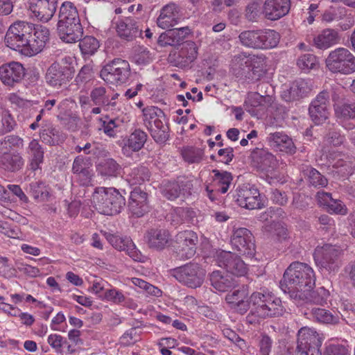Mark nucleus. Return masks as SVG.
I'll use <instances>...</instances> for the list:
<instances>
[{
	"mask_svg": "<svg viewBox=\"0 0 355 355\" xmlns=\"http://www.w3.org/2000/svg\"><path fill=\"white\" fill-rule=\"evenodd\" d=\"M75 69L67 58L60 62H55L47 69L45 74L46 83L51 87H60L66 85L73 77Z\"/></svg>",
	"mask_w": 355,
	"mask_h": 355,
	"instance_id": "10",
	"label": "nucleus"
},
{
	"mask_svg": "<svg viewBox=\"0 0 355 355\" xmlns=\"http://www.w3.org/2000/svg\"><path fill=\"white\" fill-rule=\"evenodd\" d=\"M180 7L175 3L164 6L157 19V26L162 29H168L174 26L178 21Z\"/></svg>",
	"mask_w": 355,
	"mask_h": 355,
	"instance_id": "28",
	"label": "nucleus"
},
{
	"mask_svg": "<svg viewBox=\"0 0 355 355\" xmlns=\"http://www.w3.org/2000/svg\"><path fill=\"white\" fill-rule=\"evenodd\" d=\"M270 198L273 203L279 206H285L288 202L287 193L277 189L271 190Z\"/></svg>",
	"mask_w": 355,
	"mask_h": 355,
	"instance_id": "61",
	"label": "nucleus"
},
{
	"mask_svg": "<svg viewBox=\"0 0 355 355\" xmlns=\"http://www.w3.org/2000/svg\"><path fill=\"white\" fill-rule=\"evenodd\" d=\"M116 31L119 37L126 41H132L142 34L139 22L132 17H125L114 19Z\"/></svg>",
	"mask_w": 355,
	"mask_h": 355,
	"instance_id": "18",
	"label": "nucleus"
},
{
	"mask_svg": "<svg viewBox=\"0 0 355 355\" xmlns=\"http://www.w3.org/2000/svg\"><path fill=\"white\" fill-rule=\"evenodd\" d=\"M147 137V134L144 131L135 129L128 137L125 145L132 151H139L144 147Z\"/></svg>",
	"mask_w": 355,
	"mask_h": 355,
	"instance_id": "45",
	"label": "nucleus"
},
{
	"mask_svg": "<svg viewBox=\"0 0 355 355\" xmlns=\"http://www.w3.org/2000/svg\"><path fill=\"white\" fill-rule=\"evenodd\" d=\"M263 14V5L261 0H252L245 7V17L249 21H258Z\"/></svg>",
	"mask_w": 355,
	"mask_h": 355,
	"instance_id": "48",
	"label": "nucleus"
},
{
	"mask_svg": "<svg viewBox=\"0 0 355 355\" xmlns=\"http://www.w3.org/2000/svg\"><path fill=\"white\" fill-rule=\"evenodd\" d=\"M327 208V211L330 214L345 215L347 213L346 206L340 200L333 199Z\"/></svg>",
	"mask_w": 355,
	"mask_h": 355,
	"instance_id": "63",
	"label": "nucleus"
},
{
	"mask_svg": "<svg viewBox=\"0 0 355 355\" xmlns=\"http://www.w3.org/2000/svg\"><path fill=\"white\" fill-rule=\"evenodd\" d=\"M98 169L103 176L116 178L120 175L121 167L114 159L108 158L99 164Z\"/></svg>",
	"mask_w": 355,
	"mask_h": 355,
	"instance_id": "47",
	"label": "nucleus"
},
{
	"mask_svg": "<svg viewBox=\"0 0 355 355\" xmlns=\"http://www.w3.org/2000/svg\"><path fill=\"white\" fill-rule=\"evenodd\" d=\"M128 207L132 215L137 218L143 216L149 210L148 193L135 187L130 195Z\"/></svg>",
	"mask_w": 355,
	"mask_h": 355,
	"instance_id": "25",
	"label": "nucleus"
},
{
	"mask_svg": "<svg viewBox=\"0 0 355 355\" xmlns=\"http://www.w3.org/2000/svg\"><path fill=\"white\" fill-rule=\"evenodd\" d=\"M23 139L17 135L6 136L3 140L0 141V150L7 149L8 151H15L13 147L19 148L22 146Z\"/></svg>",
	"mask_w": 355,
	"mask_h": 355,
	"instance_id": "58",
	"label": "nucleus"
},
{
	"mask_svg": "<svg viewBox=\"0 0 355 355\" xmlns=\"http://www.w3.org/2000/svg\"><path fill=\"white\" fill-rule=\"evenodd\" d=\"M318 64V59L315 55L312 53H306L299 57L297 61V66L302 70H310L315 68Z\"/></svg>",
	"mask_w": 355,
	"mask_h": 355,
	"instance_id": "56",
	"label": "nucleus"
},
{
	"mask_svg": "<svg viewBox=\"0 0 355 355\" xmlns=\"http://www.w3.org/2000/svg\"><path fill=\"white\" fill-rule=\"evenodd\" d=\"M170 272L180 283L196 288L202 284L206 272L199 263L189 262L171 270Z\"/></svg>",
	"mask_w": 355,
	"mask_h": 355,
	"instance_id": "7",
	"label": "nucleus"
},
{
	"mask_svg": "<svg viewBox=\"0 0 355 355\" xmlns=\"http://www.w3.org/2000/svg\"><path fill=\"white\" fill-rule=\"evenodd\" d=\"M324 138L328 144L334 146H340L345 140V137L336 128L329 129Z\"/></svg>",
	"mask_w": 355,
	"mask_h": 355,
	"instance_id": "60",
	"label": "nucleus"
},
{
	"mask_svg": "<svg viewBox=\"0 0 355 355\" xmlns=\"http://www.w3.org/2000/svg\"><path fill=\"white\" fill-rule=\"evenodd\" d=\"M237 204L248 209H261L264 207L260 199L259 190L249 184L239 186L232 195Z\"/></svg>",
	"mask_w": 355,
	"mask_h": 355,
	"instance_id": "12",
	"label": "nucleus"
},
{
	"mask_svg": "<svg viewBox=\"0 0 355 355\" xmlns=\"http://www.w3.org/2000/svg\"><path fill=\"white\" fill-rule=\"evenodd\" d=\"M340 37L336 30L326 28L313 39V45L319 49H327L339 43Z\"/></svg>",
	"mask_w": 355,
	"mask_h": 355,
	"instance_id": "33",
	"label": "nucleus"
},
{
	"mask_svg": "<svg viewBox=\"0 0 355 355\" xmlns=\"http://www.w3.org/2000/svg\"><path fill=\"white\" fill-rule=\"evenodd\" d=\"M92 202L100 214L107 216L120 213L125 205L124 196L114 187H96Z\"/></svg>",
	"mask_w": 355,
	"mask_h": 355,
	"instance_id": "2",
	"label": "nucleus"
},
{
	"mask_svg": "<svg viewBox=\"0 0 355 355\" xmlns=\"http://www.w3.org/2000/svg\"><path fill=\"white\" fill-rule=\"evenodd\" d=\"M305 299L295 300L294 302L300 305L308 304L315 306H324L327 304L329 292L324 287H320L315 291L311 290L310 291L305 292Z\"/></svg>",
	"mask_w": 355,
	"mask_h": 355,
	"instance_id": "35",
	"label": "nucleus"
},
{
	"mask_svg": "<svg viewBox=\"0 0 355 355\" xmlns=\"http://www.w3.org/2000/svg\"><path fill=\"white\" fill-rule=\"evenodd\" d=\"M58 21H67L78 22L80 21L78 10L74 4L70 1H64L62 3L58 12Z\"/></svg>",
	"mask_w": 355,
	"mask_h": 355,
	"instance_id": "44",
	"label": "nucleus"
},
{
	"mask_svg": "<svg viewBox=\"0 0 355 355\" xmlns=\"http://www.w3.org/2000/svg\"><path fill=\"white\" fill-rule=\"evenodd\" d=\"M31 27V23L24 21H18L12 24L5 36L7 46L24 54V49L28 45L29 35L33 31Z\"/></svg>",
	"mask_w": 355,
	"mask_h": 355,
	"instance_id": "8",
	"label": "nucleus"
},
{
	"mask_svg": "<svg viewBox=\"0 0 355 355\" xmlns=\"http://www.w3.org/2000/svg\"><path fill=\"white\" fill-rule=\"evenodd\" d=\"M211 286L220 292H225L236 285L234 279L228 275H222L220 271H214L210 274Z\"/></svg>",
	"mask_w": 355,
	"mask_h": 355,
	"instance_id": "38",
	"label": "nucleus"
},
{
	"mask_svg": "<svg viewBox=\"0 0 355 355\" xmlns=\"http://www.w3.org/2000/svg\"><path fill=\"white\" fill-rule=\"evenodd\" d=\"M144 121L146 125L149 123H153V120H166V114L160 108L155 106H148L143 109Z\"/></svg>",
	"mask_w": 355,
	"mask_h": 355,
	"instance_id": "54",
	"label": "nucleus"
},
{
	"mask_svg": "<svg viewBox=\"0 0 355 355\" xmlns=\"http://www.w3.org/2000/svg\"><path fill=\"white\" fill-rule=\"evenodd\" d=\"M24 159L18 151L0 150V168L6 172L15 173L24 166Z\"/></svg>",
	"mask_w": 355,
	"mask_h": 355,
	"instance_id": "24",
	"label": "nucleus"
},
{
	"mask_svg": "<svg viewBox=\"0 0 355 355\" xmlns=\"http://www.w3.org/2000/svg\"><path fill=\"white\" fill-rule=\"evenodd\" d=\"M57 31L60 38L67 43L78 42L83 34L80 21H78V22L67 21V23L64 21H58Z\"/></svg>",
	"mask_w": 355,
	"mask_h": 355,
	"instance_id": "23",
	"label": "nucleus"
},
{
	"mask_svg": "<svg viewBox=\"0 0 355 355\" xmlns=\"http://www.w3.org/2000/svg\"><path fill=\"white\" fill-rule=\"evenodd\" d=\"M180 189L181 194L183 196H189L191 194L193 184V180L187 176H179L175 180Z\"/></svg>",
	"mask_w": 355,
	"mask_h": 355,
	"instance_id": "59",
	"label": "nucleus"
},
{
	"mask_svg": "<svg viewBox=\"0 0 355 355\" xmlns=\"http://www.w3.org/2000/svg\"><path fill=\"white\" fill-rule=\"evenodd\" d=\"M27 8L39 21L48 22L53 17L58 0H27Z\"/></svg>",
	"mask_w": 355,
	"mask_h": 355,
	"instance_id": "16",
	"label": "nucleus"
},
{
	"mask_svg": "<svg viewBox=\"0 0 355 355\" xmlns=\"http://www.w3.org/2000/svg\"><path fill=\"white\" fill-rule=\"evenodd\" d=\"M198 237L197 234L192 230H184L178 232L175 237V244L189 245L197 246Z\"/></svg>",
	"mask_w": 355,
	"mask_h": 355,
	"instance_id": "52",
	"label": "nucleus"
},
{
	"mask_svg": "<svg viewBox=\"0 0 355 355\" xmlns=\"http://www.w3.org/2000/svg\"><path fill=\"white\" fill-rule=\"evenodd\" d=\"M337 111L344 119H355V102H347L338 107Z\"/></svg>",
	"mask_w": 355,
	"mask_h": 355,
	"instance_id": "64",
	"label": "nucleus"
},
{
	"mask_svg": "<svg viewBox=\"0 0 355 355\" xmlns=\"http://www.w3.org/2000/svg\"><path fill=\"white\" fill-rule=\"evenodd\" d=\"M33 31L29 35L28 45L24 49V55L32 56L40 53L49 40V31L43 26L32 24Z\"/></svg>",
	"mask_w": 355,
	"mask_h": 355,
	"instance_id": "17",
	"label": "nucleus"
},
{
	"mask_svg": "<svg viewBox=\"0 0 355 355\" xmlns=\"http://www.w3.org/2000/svg\"><path fill=\"white\" fill-rule=\"evenodd\" d=\"M26 192L38 201H44L49 196L45 184L42 182H31L26 188Z\"/></svg>",
	"mask_w": 355,
	"mask_h": 355,
	"instance_id": "50",
	"label": "nucleus"
},
{
	"mask_svg": "<svg viewBox=\"0 0 355 355\" xmlns=\"http://www.w3.org/2000/svg\"><path fill=\"white\" fill-rule=\"evenodd\" d=\"M313 270L306 263L294 261L285 270L280 281V288L293 300L305 299V292L315 286Z\"/></svg>",
	"mask_w": 355,
	"mask_h": 355,
	"instance_id": "1",
	"label": "nucleus"
},
{
	"mask_svg": "<svg viewBox=\"0 0 355 355\" xmlns=\"http://www.w3.org/2000/svg\"><path fill=\"white\" fill-rule=\"evenodd\" d=\"M267 140L270 146L276 148L277 150L291 155L296 152V147L292 139L282 132L269 134Z\"/></svg>",
	"mask_w": 355,
	"mask_h": 355,
	"instance_id": "30",
	"label": "nucleus"
},
{
	"mask_svg": "<svg viewBox=\"0 0 355 355\" xmlns=\"http://www.w3.org/2000/svg\"><path fill=\"white\" fill-rule=\"evenodd\" d=\"M249 294L248 286L247 285H242L236 289H234L228 293L225 297L226 302L230 305L245 300Z\"/></svg>",
	"mask_w": 355,
	"mask_h": 355,
	"instance_id": "53",
	"label": "nucleus"
},
{
	"mask_svg": "<svg viewBox=\"0 0 355 355\" xmlns=\"http://www.w3.org/2000/svg\"><path fill=\"white\" fill-rule=\"evenodd\" d=\"M197 246L189 245H174V252L176 259L185 261L191 259L196 252Z\"/></svg>",
	"mask_w": 355,
	"mask_h": 355,
	"instance_id": "55",
	"label": "nucleus"
},
{
	"mask_svg": "<svg viewBox=\"0 0 355 355\" xmlns=\"http://www.w3.org/2000/svg\"><path fill=\"white\" fill-rule=\"evenodd\" d=\"M144 239L150 248L157 251L166 248L171 240L169 232L161 228H151L147 230Z\"/></svg>",
	"mask_w": 355,
	"mask_h": 355,
	"instance_id": "26",
	"label": "nucleus"
},
{
	"mask_svg": "<svg viewBox=\"0 0 355 355\" xmlns=\"http://www.w3.org/2000/svg\"><path fill=\"white\" fill-rule=\"evenodd\" d=\"M212 173L214 175L213 177V182L218 187V191L221 193H225L227 192L233 180L232 173L226 171H219L218 169L212 170Z\"/></svg>",
	"mask_w": 355,
	"mask_h": 355,
	"instance_id": "41",
	"label": "nucleus"
},
{
	"mask_svg": "<svg viewBox=\"0 0 355 355\" xmlns=\"http://www.w3.org/2000/svg\"><path fill=\"white\" fill-rule=\"evenodd\" d=\"M17 126V123L14 118L10 114L4 115L1 119V128L0 129V133L5 135L14 130Z\"/></svg>",
	"mask_w": 355,
	"mask_h": 355,
	"instance_id": "62",
	"label": "nucleus"
},
{
	"mask_svg": "<svg viewBox=\"0 0 355 355\" xmlns=\"http://www.w3.org/2000/svg\"><path fill=\"white\" fill-rule=\"evenodd\" d=\"M231 245L241 254L251 257L255 254L254 236L251 232L244 227L234 230L231 236Z\"/></svg>",
	"mask_w": 355,
	"mask_h": 355,
	"instance_id": "14",
	"label": "nucleus"
},
{
	"mask_svg": "<svg viewBox=\"0 0 355 355\" xmlns=\"http://www.w3.org/2000/svg\"><path fill=\"white\" fill-rule=\"evenodd\" d=\"M89 97L94 105L101 106L106 112H113L117 109L116 102L110 101V91L105 87H94L90 92Z\"/></svg>",
	"mask_w": 355,
	"mask_h": 355,
	"instance_id": "29",
	"label": "nucleus"
},
{
	"mask_svg": "<svg viewBox=\"0 0 355 355\" xmlns=\"http://www.w3.org/2000/svg\"><path fill=\"white\" fill-rule=\"evenodd\" d=\"M216 262L220 268L237 277L244 276L248 271L245 262L237 254L229 251H221L217 254Z\"/></svg>",
	"mask_w": 355,
	"mask_h": 355,
	"instance_id": "15",
	"label": "nucleus"
},
{
	"mask_svg": "<svg viewBox=\"0 0 355 355\" xmlns=\"http://www.w3.org/2000/svg\"><path fill=\"white\" fill-rule=\"evenodd\" d=\"M26 153L28 155L29 169L33 171L40 169V164L44 162V155L42 145L36 139L31 140L26 148Z\"/></svg>",
	"mask_w": 355,
	"mask_h": 355,
	"instance_id": "31",
	"label": "nucleus"
},
{
	"mask_svg": "<svg viewBox=\"0 0 355 355\" xmlns=\"http://www.w3.org/2000/svg\"><path fill=\"white\" fill-rule=\"evenodd\" d=\"M25 74V68L18 62H10L0 66V80L5 85L13 87L23 80Z\"/></svg>",
	"mask_w": 355,
	"mask_h": 355,
	"instance_id": "20",
	"label": "nucleus"
},
{
	"mask_svg": "<svg viewBox=\"0 0 355 355\" xmlns=\"http://www.w3.org/2000/svg\"><path fill=\"white\" fill-rule=\"evenodd\" d=\"M197 46L193 42L187 41L182 43V46L178 52V57L181 59L180 62L187 65L195 60L197 58Z\"/></svg>",
	"mask_w": 355,
	"mask_h": 355,
	"instance_id": "46",
	"label": "nucleus"
},
{
	"mask_svg": "<svg viewBox=\"0 0 355 355\" xmlns=\"http://www.w3.org/2000/svg\"><path fill=\"white\" fill-rule=\"evenodd\" d=\"M167 119L153 120V123L146 125L150 134L156 143L164 144L169 138V126Z\"/></svg>",
	"mask_w": 355,
	"mask_h": 355,
	"instance_id": "34",
	"label": "nucleus"
},
{
	"mask_svg": "<svg viewBox=\"0 0 355 355\" xmlns=\"http://www.w3.org/2000/svg\"><path fill=\"white\" fill-rule=\"evenodd\" d=\"M309 90L307 83L300 79L292 83L288 88L284 89L281 96L285 101L291 102L303 98Z\"/></svg>",
	"mask_w": 355,
	"mask_h": 355,
	"instance_id": "32",
	"label": "nucleus"
},
{
	"mask_svg": "<svg viewBox=\"0 0 355 355\" xmlns=\"http://www.w3.org/2000/svg\"><path fill=\"white\" fill-rule=\"evenodd\" d=\"M196 211L191 208L177 207L170 214L171 224L173 226L182 223H193Z\"/></svg>",
	"mask_w": 355,
	"mask_h": 355,
	"instance_id": "37",
	"label": "nucleus"
},
{
	"mask_svg": "<svg viewBox=\"0 0 355 355\" xmlns=\"http://www.w3.org/2000/svg\"><path fill=\"white\" fill-rule=\"evenodd\" d=\"M90 166L89 159L83 155L76 156L73 162L71 172L81 186L88 187L92 183L93 173Z\"/></svg>",
	"mask_w": 355,
	"mask_h": 355,
	"instance_id": "22",
	"label": "nucleus"
},
{
	"mask_svg": "<svg viewBox=\"0 0 355 355\" xmlns=\"http://www.w3.org/2000/svg\"><path fill=\"white\" fill-rule=\"evenodd\" d=\"M321 345L322 338L314 329L304 327L298 331L296 354H318Z\"/></svg>",
	"mask_w": 355,
	"mask_h": 355,
	"instance_id": "11",
	"label": "nucleus"
},
{
	"mask_svg": "<svg viewBox=\"0 0 355 355\" xmlns=\"http://www.w3.org/2000/svg\"><path fill=\"white\" fill-rule=\"evenodd\" d=\"M78 41L80 51L85 57L94 55L100 47L99 41L93 36H85Z\"/></svg>",
	"mask_w": 355,
	"mask_h": 355,
	"instance_id": "49",
	"label": "nucleus"
},
{
	"mask_svg": "<svg viewBox=\"0 0 355 355\" xmlns=\"http://www.w3.org/2000/svg\"><path fill=\"white\" fill-rule=\"evenodd\" d=\"M329 93L327 90L320 92L311 101L309 107L311 119L315 125L325 122L329 115Z\"/></svg>",
	"mask_w": 355,
	"mask_h": 355,
	"instance_id": "13",
	"label": "nucleus"
},
{
	"mask_svg": "<svg viewBox=\"0 0 355 355\" xmlns=\"http://www.w3.org/2000/svg\"><path fill=\"white\" fill-rule=\"evenodd\" d=\"M310 315L313 320L322 324H336L339 321V317L334 315L329 310L316 306L311 307Z\"/></svg>",
	"mask_w": 355,
	"mask_h": 355,
	"instance_id": "43",
	"label": "nucleus"
},
{
	"mask_svg": "<svg viewBox=\"0 0 355 355\" xmlns=\"http://www.w3.org/2000/svg\"><path fill=\"white\" fill-rule=\"evenodd\" d=\"M252 162L259 169L275 175L277 162L275 157L264 148H254L250 155Z\"/></svg>",
	"mask_w": 355,
	"mask_h": 355,
	"instance_id": "21",
	"label": "nucleus"
},
{
	"mask_svg": "<svg viewBox=\"0 0 355 355\" xmlns=\"http://www.w3.org/2000/svg\"><path fill=\"white\" fill-rule=\"evenodd\" d=\"M182 156L189 164L200 163L203 158V150L193 146H187L182 149Z\"/></svg>",
	"mask_w": 355,
	"mask_h": 355,
	"instance_id": "51",
	"label": "nucleus"
},
{
	"mask_svg": "<svg viewBox=\"0 0 355 355\" xmlns=\"http://www.w3.org/2000/svg\"><path fill=\"white\" fill-rule=\"evenodd\" d=\"M302 173L304 181L309 187L320 189L325 187L328 184L326 177L311 166L303 167Z\"/></svg>",
	"mask_w": 355,
	"mask_h": 355,
	"instance_id": "36",
	"label": "nucleus"
},
{
	"mask_svg": "<svg viewBox=\"0 0 355 355\" xmlns=\"http://www.w3.org/2000/svg\"><path fill=\"white\" fill-rule=\"evenodd\" d=\"M131 74L129 62L121 58H114L103 66L100 77L107 84L121 85L128 80Z\"/></svg>",
	"mask_w": 355,
	"mask_h": 355,
	"instance_id": "5",
	"label": "nucleus"
},
{
	"mask_svg": "<svg viewBox=\"0 0 355 355\" xmlns=\"http://www.w3.org/2000/svg\"><path fill=\"white\" fill-rule=\"evenodd\" d=\"M334 175L338 179H345L354 171L353 162L343 158L338 159L333 164Z\"/></svg>",
	"mask_w": 355,
	"mask_h": 355,
	"instance_id": "42",
	"label": "nucleus"
},
{
	"mask_svg": "<svg viewBox=\"0 0 355 355\" xmlns=\"http://www.w3.org/2000/svg\"><path fill=\"white\" fill-rule=\"evenodd\" d=\"M150 177L149 169L143 165H139L130 168L128 174L127 181L130 185H140L148 181Z\"/></svg>",
	"mask_w": 355,
	"mask_h": 355,
	"instance_id": "40",
	"label": "nucleus"
},
{
	"mask_svg": "<svg viewBox=\"0 0 355 355\" xmlns=\"http://www.w3.org/2000/svg\"><path fill=\"white\" fill-rule=\"evenodd\" d=\"M245 67L242 68V75L251 80H258L265 73L266 57L263 55L245 56Z\"/></svg>",
	"mask_w": 355,
	"mask_h": 355,
	"instance_id": "19",
	"label": "nucleus"
},
{
	"mask_svg": "<svg viewBox=\"0 0 355 355\" xmlns=\"http://www.w3.org/2000/svg\"><path fill=\"white\" fill-rule=\"evenodd\" d=\"M325 62L327 67L332 73L348 75L355 72V56L343 47L331 51Z\"/></svg>",
	"mask_w": 355,
	"mask_h": 355,
	"instance_id": "6",
	"label": "nucleus"
},
{
	"mask_svg": "<svg viewBox=\"0 0 355 355\" xmlns=\"http://www.w3.org/2000/svg\"><path fill=\"white\" fill-rule=\"evenodd\" d=\"M340 250L331 244H324L317 248L314 253V260L317 266L323 272L335 274L340 266Z\"/></svg>",
	"mask_w": 355,
	"mask_h": 355,
	"instance_id": "9",
	"label": "nucleus"
},
{
	"mask_svg": "<svg viewBox=\"0 0 355 355\" xmlns=\"http://www.w3.org/2000/svg\"><path fill=\"white\" fill-rule=\"evenodd\" d=\"M290 0H265L263 15L270 20H277L288 13Z\"/></svg>",
	"mask_w": 355,
	"mask_h": 355,
	"instance_id": "27",
	"label": "nucleus"
},
{
	"mask_svg": "<svg viewBox=\"0 0 355 355\" xmlns=\"http://www.w3.org/2000/svg\"><path fill=\"white\" fill-rule=\"evenodd\" d=\"M241 44L253 49H270L277 46L279 34L274 30L260 28L242 31L239 35Z\"/></svg>",
	"mask_w": 355,
	"mask_h": 355,
	"instance_id": "4",
	"label": "nucleus"
},
{
	"mask_svg": "<svg viewBox=\"0 0 355 355\" xmlns=\"http://www.w3.org/2000/svg\"><path fill=\"white\" fill-rule=\"evenodd\" d=\"M106 239L107 241L116 249L119 251H128L129 255L132 257L135 260L137 259V254L133 249L130 250V247H135L131 240L128 239H122L119 236L108 234L106 235Z\"/></svg>",
	"mask_w": 355,
	"mask_h": 355,
	"instance_id": "39",
	"label": "nucleus"
},
{
	"mask_svg": "<svg viewBox=\"0 0 355 355\" xmlns=\"http://www.w3.org/2000/svg\"><path fill=\"white\" fill-rule=\"evenodd\" d=\"M251 303L252 315L260 318L279 317L285 312L280 298L270 292L252 293Z\"/></svg>",
	"mask_w": 355,
	"mask_h": 355,
	"instance_id": "3",
	"label": "nucleus"
},
{
	"mask_svg": "<svg viewBox=\"0 0 355 355\" xmlns=\"http://www.w3.org/2000/svg\"><path fill=\"white\" fill-rule=\"evenodd\" d=\"M162 193L164 197L170 200H175L181 194L180 189H179L176 180L165 183L163 186Z\"/></svg>",
	"mask_w": 355,
	"mask_h": 355,
	"instance_id": "57",
	"label": "nucleus"
}]
</instances>
